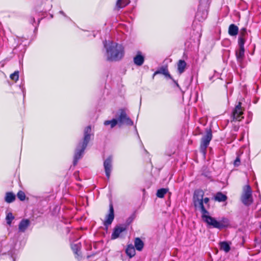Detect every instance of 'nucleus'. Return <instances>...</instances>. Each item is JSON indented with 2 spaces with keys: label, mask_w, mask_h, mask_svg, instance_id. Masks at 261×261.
<instances>
[{
  "label": "nucleus",
  "mask_w": 261,
  "mask_h": 261,
  "mask_svg": "<svg viewBox=\"0 0 261 261\" xmlns=\"http://www.w3.org/2000/svg\"><path fill=\"white\" fill-rule=\"evenodd\" d=\"M200 195H198L197 200L195 203V208L198 210L201 213V219L202 221L207 224L209 227L217 228L221 230L227 228L229 225V221L226 217H222L220 220H217L214 217L210 216L204 206L202 204V201L199 200Z\"/></svg>",
  "instance_id": "nucleus-1"
},
{
  "label": "nucleus",
  "mask_w": 261,
  "mask_h": 261,
  "mask_svg": "<svg viewBox=\"0 0 261 261\" xmlns=\"http://www.w3.org/2000/svg\"><path fill=\"white\" fill-rule=\"evenodd\" d=\"M104 48L106 49L105 56L108 61H118L124 55V49L122 45L113 41L105 40L103 42Z\"/></svg>",
  "instance_id": "nucleus-2"
},
{
  "label": "nucleus",
  "mask_w": 261,
  "mask_h": 261,
  "mask_svg": "<svg viewBox=\"0 0 261 261\" xmlns=\"http://www.w3.org/2000/svg\"><path fill=\"white\" fill-rule=\"evenodd\" d=\"M91 127L90 125L87 126L85 128L83 139L79 143L75 151L73 161V166H75L79 160L82 158L85 149L87 147V145L90 140L91 135Z\"/></svg>",
  "instance_id": "nucleus-3"
},
{
  "label": "nucleus",
  "mask_w": 261,
  "mask_h": 261,
  "mask_svg": "<svg viewBox=\"0 0 261 261\" xmlns=\"http://www.w3.org/2000/svg\"><path fill=\"white\" fill-rule=\"evenodd\" d=\"M212 139V133L211 129L206 131V135L201 138L200 150L201 152L205 154L211 140Z\"/></svg>",
  "instance_id": "nucleus-4"
},
{
  "label": "nucleus",
  "mask_w": 261,
  "mask_h": 261,
  "mask_svg": "<svg viewBox=\"0 0 261 261\" xmlns=\"http://www.w3.org/2000/svg\"><path fill=\"white\" fill-rule=\"evenodd\" d=\"M117 119L119 126L122 124L132 126L134 124L133 121L127 115L126 112L124 109L120 110V114Z\"/></svg>",
  "instance_id": "nucleus-5"
},
{
  "label": "nucleus",
  "mask_w": 261,
  "mask_h": 261,
  "mask_svg": "<svg viewBox=\"0 0 261 261\" xmlns=\"http://www.w3.org/2000/svg\"><path fill=\"white\" fill-rule=\"evenodd\" d=\"M244 109L242 107L241 102L239 101L235 106L232 113V118L233 121H241L244 118Z\"/></svg>",
  "instance_id": "nucleus-6"
},
{
  "label": "nucleus",
  "mask_w": 261,
  "mask_h": 261,
  "mask_svg": "<svg viewBox=\"0 0 261 261\" xmlns=\"http://www.w3.org/2000/svg\"><path fill=\"white\" fill-rule=\"evenodd\" d=\"M245 187L241 198L242 202L244 205L249 206L252 202V190L250 186L249 185L246 186Z\"/></svg>",
  "instance_id": "nucleus-7"
},
{
  "label": "nucleus",
  "mask_w": 261,
  "mask_h": 261,
  "mask_svg": "<svg viewBox=\"0 0 261 261\" xmlns=\"http://www.w3.org/2000/svg\"><path fill=\"white\" fill-rule=\"evenodd\" d=\"M159 74H163L164 75H165V76L166 78H168V79L172 80L173 81V82L175 83V84L176 85V86L179 87V85L177 83V81H176L174 79H173L172 77L170 74V73L168 71V67L167 65L162 66V67L159 68L156 71H155L152 75V79H154V76L155 75Z\"/></svg>",
  "instance_id": "nucleus-8"
},
{
  "label": "nucleus",
  "mask_w": 261,
  "mask_h": 261,
  "mask_svg": "<svg viewBox=\"0 0 261 261\" xmlns=\"http://www.w3.org/2000/svg\"><path fill=\"white\" fill-rule=\"evenodd\" d=\"M114 219V210L113 204L111 202L109 204V214L107 215L106 220L103 222V225L106 229L110 225Z\"/></svg>",
  "instance_id": "nucleus-9"
},
{
  "label": "nucleus",
  "mask_w": 261,
  "mask_h": 261,
  "mask_svg": "<svg viewBox=\"0 0 261 261\" xmlns=\"http://www.w3.org/2000/svg\"><path fill=\"white\" fill-rule=\"evenodd\" d=\"M204 193L202 190L201 189H197L195 190L193 194V202L194 206H195V203L196 201L197 200L198 197V195H200V198H199V200H200L202 202V204L204 205L203 203L207 204L210 201V199L208 197H205L203 198Z\"/></svg>",
  "instance_id": "nucleus-10"
},
{
  "label": "nucleus",
  "mask_w": 261,
  "mask_h": 261,
  "mask_svg": "<svg viewBox=\"0 0 261 261\" xmlns=\"http://www.w3.org/2000/svg\"><path fill=\"white\" fill-rule=\"evenodd\" d=\"M112 156H109L103 162L105 171L108 179H109L112 170Z\"/></svg>",
  "instance_id": "nucleus-11"
},
{
  "label": "nucleus",
  "mask_w": 261,
  "mask_h": 261,
  "mask_svg": "<svg viewBox=\"0 0 261 261\" xmlns=\"http://www.w3.org/2000/svg\"><path fill=\"white\" fill-rule=\"evenodd\" d=\"M126 230V227L125 226H121L117 225L116 226L113 230V231L111 234V238L112 240H115L118 238L121 233L123 232Z\"/></svg>",
  "instance_id": "nucleus-12"
},
{
  "label": "nucleus",
  "mask_w": 261,
  "mask_h": 261,
  "mask_svg": "<svg viewBox=\"0 0 261 261\" xmlns=\"http://www.w3.org/2000/svg\"><path fill=\"white\" fill-rule=\"evenodd\" d=\"M31 224L30 220L23 219L20 221L18 225V231L20 232H24Z\"/></svg>",
  "instance_id": "nucleus-13"
},
{
  "label": "nucleus",
  "mask_w": 261,
  "mask_h": 261,
  "mask_svg": "<svg viewBox=\"0 0 261 261\" xmlns=\"http://www.w3.org/2000/svg\"><path fill=\"white\" fill-rule=\"evenodd\" d=\"M145 58L141 54V51H138L136 56L134 58V64L137 66H140L144 62Z\"/></svg>",
  "instance_id": "nucleus-14"
},
{
  "label": "nucleus",
  "mask_w": 261,
  "mask_h": 261,
  "mask_svg": "<svg viewBox=\"0 0 261 261\" xmlns=\"http://www.w3.org/2000/svg\"><path fill=\"white\" fill-rule=\"evenodd\" d=\"M244 53H245V48H240L239 49L236 51V56L237 58V61L239 63H241L244 57Z\"/></svg>",
  "instance_id": "nucleus-15"
},
{
  "label": "nucleus",
  "mask_w": 261,
  "mask_h": 261,
  "mask_svg": "<svg viewBox=\"0 0 261 261\" xmlns=\"http://www.w3.org/2000/svg\"><path fill=\"white\" fill-rule=\"evenodd\" d=\"M239 33V28L234 24H231L228 28V34L231 36H236Z\"/></svg>",
  "instance_id": "nucleus-16"
},
{
  "label": "nucleus",
  "mask_w": 261,
  "mask_h": 261,
  "mask_svg": "<svg viewBox=\"0 0 261 261\" xmlns=\"http://www.w3.org/2000/svg\"><path fill=\"white\" fill-rule=\"evenodd\" d=\"M16 199L15 195L12 192H8L6 193L5 197V201L10 203L13 202Z\"/></svg>",
  "instance_id": "nucleus-17"
},
{
  "label": "nucleus",
  "mask_w": 261,
  "mask_h": 261,
  "mask_svg": "<svg viewBox=\"0 0 261 261\" xmlns=\"http://www.w3.org/2000/svg\"><path fill=\"white\" fill-rule=\"evenodd\" d=\"M227 199V197L225 194H223L221 192H217L214 196V199L218 202L225 201Z\"/></svg>",
  "instance_id": "nucleus-18"
},
{
  "label": "nucleus",
  "mask_w": 261,
  "mask_h": 261,
  "mask_svg": "<svg viewBox=\"0 0 261 261\" xmlns=\"http://www.w3.org/2000/svg\"><path fill=\"white\" fill-rule=\"evenodd\" d=\"M125 252L130 258L135 256L136 251L134 246L132 244L128 245L126 248Z\"/></svg>",
  "instance_id": "nucleus-19"
},
{
  "label": "nucleus",
  "mask_w": 261,
  "mask_h": 261,
  "mask_svg": "<svg viewBox=\"0 0 261 261\" xmlns=\"http://www.w3.org/2000/svg\"><path fill=\"white\" fill-rule=\"evenodd\" d=\"M187 65L186 62L183 60H180L177 63V70L179 74L182 73Z\"/></svg>",
  "instance_id": "nucleus-20"
},
{
  "label": "nucleus",
  "mask_w": 261,
  "mask_h": 261,
  "mask_svg": "<svg viewBox=\"0 0 261 261\" xmlns=\"http://www.w3.org/2000/svg\"><path fill=\"white\" fill-rule=\"evenodd\" d=\"M135 247L138 251H141L144 247L143 242L139 238H136L134 241Z\"/></svg>",
  "instance_id": "nucleus-21"
},
{
  "label": "nucleus",
  "mask_w": 261,
  "mask_h": 261,
  "mask_svg": "<svg viewBox=\"0 0 261 261\" xmlns=\"http://www.w3.org/2000/svg\"><path fill=\"white\" fill-rule=\"evenodd\" d=\"M207 15V12L206 11L201 12L200 10H198L196 14V17L199 21H202L206 18Z\"/></svg>",
  "instance_id": "nucleus-22"
},
{
  "label": "nucleus",
  "mask_w": 261,
  "mask_h": 261,
  "mask_svg": "<svg viewBox=\"0 0 261 261\" xmlns=\"http://www.w3.org/2000/svg\"><path fill=\"white\" fill-rule=\"evenodd\" d=\"M129 0H117L116 3V7L119 9L125 7L129 3Z\"/></svg>",
  "instance_id": "nucleus-23"
},
{
  "label": "nucleus",
  "mask_w": 261,
  "mask_h": 261,
  "mask_svg": "<svg viewBox=\"0 0 261 261\" xmlns=\"http://www.w3.org/2000/svg\"><path fill=\"white\" fill-rule=\"evenodd\" d=\"M220 249L228 252L230 249L229 244L226 242H222L220 243Z\"/></svg>",
  "instance_id": "nucleus-24"
},
{
  "label": "nucleus",
  "mask_w": 261,
  "mask_h": 261,
  "mask_svg": "<svg viewBox=\"0 0 261 261\" xmlns=\"http://www.w3.org/2000/svg\"><path fill=\"white\" fill-rule=\"evenodd\" d=\"M168 191V189L166 188L159 189L156 192V196L159 198H163Z\"/></svg>",
  "instance_id": "nucleus-25"
},
{
  "label": "nucleus",
  "mask_w": 261,
  "mask_h": 261,
  "mask_svg": "<svg viewBox=\"0 0 261 261\" xmlns=\"http://www.w3.org/2000/svg\"><path fill=\"white\" fill-rule=\"evenodd\" d=\"M71 247L74 253L77 255L76 257L79 259V257L80 255L78 252L80 248V245L79 244H71Z\"/></svg>",
  "instance_id": "nucleus-26"
},
{
  "label": "nucleus",
  "mask_w": 261,
  "mask_h": 261,
  "mask_svg": "<svg viewBox=\"0 0 261 261\" xmlns=\"http://www.w3.org/2000/svg\"><path fill=\"white\" fill-rule=\"evenodd\" d=\"M117 123H118L117 119H113L111 120H106L104 122L105 125L107 126V125H110L111 128H113L114 127H115Z\"/></svg>",
  "instance_id": "nucleus-27"
},
{
  "label": "nucleus",
  "mask_w": 261,
  "mask_h": 261,
  "mask_svg": "<svg viewBox=\"0 0 261 261\" xmlns=\"http://www.w3.org/2000/svg\"><path fill=\"white\" fill-rule=\"evenodd\" d=\"M14 219V217L12 213H9L6 216V221L8 224L10 225L12 220Z\"/></svg>",
  "instance_id": "nucleus-28"
},
{
  "label": "nucleus",
  "mask_w": 261,
  "mask_h": 261,
  "mask_svg": "<svg viewBox=\"0 0 261 261\" xmlns=\"http://www.w3.org/2000/svg\"><path fill=\"white\" fill-rule=\"evenodd\" d=\"M247 35V29L245 28H242L240 31L239 37L246 38Z\"/></svg>",
  "instance_id": "nucleus-29"
},
{
  "label": "nucleus",
  "mask_w": 261,
  "mask_h": 261,
  "mask_svg": "<svg viewBox=\"0 0 261 261\" xmlns=\"http://www.w3.org/2000/svg\"><path fill=\"white\" fill-rule=\"evenodd\" d=\"M246 38L239 37L238 45L240 48H244V44Z\"/></svg>",
  "instance_id": "nucleus-30"
},
{
  "label": "nucleus",
  "mask_w": 261,
  "mask_h": 261,
  "mask_svg": "<svg viewBox=\"0 0 261 261\" xmlns=\"http://www.w3.org/2000/svg\"><path fill=\"white\" fill-rule=\"evenodd\" d=\"M17 196L18 197V198L21 200V201H23L25 200V193L22 191H19L17 194Z\"/></svg>",
  "instance_id": "nucleus-31"
},
{
  "label": "nucleus",
  "mask_w": 261,
  "mask_h": 261,
  "mask_svg": "<svg viewBox=\"0 0 261 261\" xmlns=\"http://www.w3.org/2000/svg\"><path fill=\"white\" fill-rule=\"evenodd\" d=\"M10 77L11 80L17 81L19 78V71H15L13 73L10 75Z\"/></svg>",
  "instance_id": "nucleus-32"
},
{
  "label": "nucleus",
  "mask_w": 261,
  "mask_h": 261,
  "mask_svg": "<svg viewBox=\"0 0 261 261\" xmlns=\"http://www.w3.org/2000/svg\"><path fill=\"white\" fill-rule=\"evenodd\" d=\"M240 163H241V160H240V156L238 155L237 158L236 159V160L234 161L233 164H234V166L238 167L240 165Z\"/></svg>",
  "instance_id": "nucleus-33"
},
{
  "label": "nucleus",
  "mask_w": 261,
  "mask_h": 261,
  "mask_svg": "<svg viewBox=\"0 0 261 261\" xmlns=\"http://www.w3.org/2000/svg\"><path fill=\"white\" fill-rule=\"evenodd\" d=\"M20 87L21 89L22 92L23 93V97H24L25 94V90L24 89V88H23V85L20 86Z\"/></svg>",
  "instance_id": "nucleus-34"
},
{
  "label": "nucleus",
  "mask_w": 261,
  "mask_h": 261,
  "mask_svg": "<svg viewBox=\"0 0 261 261\" xmlns=\"http://www.w3.org/2000/svg\"><path fill=\"white\" fill-rule=\"evenodd\" d=\"M35 22V19L34 17H32L30 20V22L33 24Z\"/></svg>",
  "instance_id": "nucleus-35"
},
{
  "label": "nucleus",
  "mask_w": 261,
  "mask_h": 261,
  "mask_svg": "<svg viewBox=\"0 0 261 261\" xmlns=\"http://www.w3.org/2000/svg\"><path fill=\"white\" fill-rule=\"evenodd\" d=\"M60 13L62 15H63V16H64L65 17H66V14L63 11H60Z\"/></svg>",
  "instance_id": "nucleus-36"
},
{
  "label": "nucleus",
  "mask_w": 261,
  "mask_h": 261,
  "mask_svg": "<svg viewBox=\"0 0 261 261\" xmlns=\"http://www.w3.org/2000/svg\"><path fill=\"white\" fill-rule=\"evenodd\" d=\"M40 20H41L40 19H39L38 20V24L39 23V22H40Z\"/></svg>",
  "instance_id": "nucleus-37"
},
{
  "label": "nucleus",
  "mask_w": 261,
  "mask_h": 261,
  "mask_svg": "<svg viewBox=\"0 0 261 261\" xmlns=\"http://www.w3.org/2000/svg\"><path fill=\"white\" fill-rule=\"evenodd\" d=\"M213 77V76H212V77H210V80H212Z\"/></svg>",
  "instance_id": "nucleus-38"
}]
</instances>
